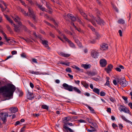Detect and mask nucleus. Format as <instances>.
Instances as JSON below:
<instances>
[{
  "mask_svg": "<svg viewBox=\"0 0 132 132\" xmlns=\"http://www.w3.org/2000/svg\"><path fill=\"white\" fill-rule=\"evenodd\" d=\"M100 63L102 67H105L107 64V61L105 59H102L100 61Z\"/></svg>",
  "mask_w": 132,
  "mask_h": 132,
  "instance_id": "f8f14e48",
  "label": "nucleus"
},
{
  "mask_svg": "<svg viewBox=\"0 0 132 132\" xmlns=\"http://www.w3.org/2000/svg\"><path fill=\"white\" fill-rule=\"evenodd\" d=\"M68 125V122H65L63 125V128L65 129V132H68V130L70 132H73V131L72 129L67 127Z\"/></svg>",
  "mask_w": 132,
  "mask_h": 132,
  "instance_id": "1a4fd4ad",
  "label": "nucleus"
},
{
  "mask_svg": "<svg viewBox=\"0 0 132 132\" xmlns=\"http://www.w3.org/2000/svg\"><path fill=\"white\" fill-rule=\"evenodd\" d=\"M112 127L114 128H115L116 127H117V125L114 123L112 124Z\"/></svg>",
  "mask_w": 132,
  "mask_h": 132,
  "instance_id": "338daca9",
  "label": "nucleus"
},
{
  "mask_svg": "<svg viewBox=\"0 0 132 132\" xmlns=\"http://www.w3.org/2000/svg\"><path fill=\"white\" fill-rule=\"evenodd\" d=\"M78 121L80 123H82V122L85 123L86 122V121L84 120H83V119H80V120H79Z\"/></svg>",
  "mask_w": 132,
  "mask_h": 132,
  "instance_id": "bf43d9fd",
  "label": "nucleus"
},
{
  "mask_svg": "<svg viewBox=\"0 0 132 132\" xmlns=\"http://www.w3.org/2000/svg\"><path fill=\"white\" fill-rule=\"evenodd\" d=\"M113 67V66L112 64H109L107 68L105 69V70L107 73H109L112 70Z\"/></svg>",
  "mask_w": 132,
  "mask_h": 132,
  "instance_id": "ddd939ff",
  "label": "nucleus"
},
{
  "mask_svg": "<svg viewBox=\"0 0 132 132\" xmlns=\"http://www.w3.org/2000/svg\"><path fill=\"white\" fill-rule=\"evenodd\" d=\"M95 34L96 35L97 39L100 38L101 37V35L99 34V33L97 31H95Z\"/></svg>",
  "mask_w": 132,
  "mask_h": 132,
  "instance_id": "c9c22d12",
  "label": "nucleus"
},
{
  "mask_svg": "<svg viewBox=\"0 0 132 132\" xmlns=\"http://www.w3.org/2000/svg\"><path fill=\"white\" fill-rule=\"evenodd\" d=\"M46 7H47V8L49 10H52L51 8L50 7V4L49 3H47L46 2Z\"/></svg>",
  "mask_w": 132,
  "mask_h": 132,
  "instance_id": "c03bdc74",
  "label": "nucleus"
},
{
  "mask_svg": "<svg viewBox=\"0 0 132 132\" xmlns=\"http://www.w3.org/2000/svg\"><path fill=\"white\" fill-rule=\"evenodd\" d=\"M32 17V18L33 19V20L34 21L36 22H37L38 20V19L37 18H36V16L35 15V14H34L32 16H31Z\"/></svg>",
  "mask_w": 132,
  "mask_h": 132,
  "instance_id": "e433bc0d",
  "label": "nucleus"
},
{
  "mask_svg": "<svg viewBox=\"0 0 132 132\" xmlns=\"http://www.w3.org/2000/svg\"><path fill=\"white\" fill-rule=\"evenodd\" d=\"M27 22L29 24V25L31 26L32 27L34 28V29H36V28L35 26L33 24L30 22V21L29 20H27Z\"/></svg>",
  "mask_w": 132,
  "mask_h": 132,
  "instance_id": "473e14b6",
  "label": "nucleus"
},
{
  "mask_svg": "<svg viewBox=\"0 0 132 132\" xmlns=\"http://www.w3.org/2000/svg\"><path fill=\"white\" fill-rule=\"evenodd\" d=\"M117 82L119 83L122 87H124L127 85V81L125 78H117Z\"/></svg>",
  "mask_w": 132,
  "mask_h": 132,
  "instance_id": "7ed1b4c3",
  "label": "nucleus"
},
{
  "mask_svg": "<svg viewBox=\"0 0 132 132\" xmlns=\"http://www.w3.org/2000/svg\"><path fill=\"white\" fill-rule=\"evenodd\" d=\"M118 109L120 112H123L125 113H129L130 112L128 109L122 105H120Z\"/></svg>",
  "mask_w": 132,
  "mask_h": 132,
  "instance_id": "39448f33",
  "label": "nucleus"
},
{
  "mask_svg": "<svg viewBox=\"0 0 132 132\" xmlns=\"http://www.w3.org/2000/svg\"><path fill=\"white\" fill-rule=\"evenodd\" d=\"M37 6L42 11H45L46 12H47V11H45V8L43 7L42 5H40L39 4H38Z\"/></svg>",
  "mask_w": 132,
  "mask_h": 132,
  "instance_id": "c756f323",
  "label": "nucleus"
},
{
  "mask_svg": "<svg viewBox=\"0 0 132 132\" xmlns=\"http://www.w3.org/2000/svg\"><path fill=\"white\" fill-rule=\"evenodd\" d=\"M115 69L117 71H119V72H120L121 71V69L120 68L118 67H117L115 68Z\"/></svg>",
  "mask_w": 132,
  "mask_h": 132,
  "instance_id": "13d9d810",
  "label": "nucleus"
},
{
  "mask_svg": "<svg viewBox=\"0 0 132 132\" xmlns=\"http://www.w3.org/2000/svg\"><path fill=\"white\" fill-rule=\"evenodd\" d=\"M3 36H4V38L5 39L7 42H8L10 40V39L7 38L6 35L5 33H4L3 34Z\"/></svg>",
  "mask_w": 132,
  "mask_h": 132,
  "instance_id": "ea45409f",
  "label": "nucleus"
},
{
  "mask_svg": "<svg viewBox=\"0 0 132 132\" xmlns=\"http://www.w3.org/2000/svg\"><path fill=\"white\" fill-rule=\"evenodd\" d=\"M12 18L15 22L17 23L18 25L19 22H21L20 21V18L18 16H15V17L12 16Z\"/></svg>",
  "mask_w": 132,
  "mask_h": 132,
  "instance_id": "a211bd4d",
  "label": "nucleus"
},
{
  "mask_svg": "<svg viewBox=\"0 0 132 132\" xmlns=\"http://www.w3.org/2000/svg\"><path fill=\"white\" fill-rule=\"evenodd\" d=\"M11 53L12 55H14L16 54L17 52L15 51H12Z\"/></svg>",
  "mask_w": 132,
  "mask_h": 132,
  "instance_id": "0e129e2a",
  "label": "nucleus"
},
{
  "mask_svg": "<svg viewBox=\"0 0 132 132\" xmlns=\"http://www.w3.org/2000/svg\"><path fill=\"white\" fill-rule=\"evenodd\" d=\"M74 81L75 83L78 85H79L80 82V81L79 80H77V81L75 80Z\"/></svg>",
  "mask_w": 132,
  "mask_h": 132,
  "instance_id": "774afa93",
  "label": "nucleus"
},
{
  "mask_svg": "<svg viewBox=\"0 0 132 132\" xmlns=\"http://www.w3.org/2000/svg\"><path fill=\"white\" fill-rule=\"evenodd\" d=\"M61 36H62L63 38L65 39V40L69 44V46L73 48H75V46L74 44L70 40L67 38L64 35L62 34L61 35Z\"/></svg>",
  "mask_w": 132,
  "mask_h": 132,
  "instance_id": "0eeeda50",
  "label": "nucleus"
},
{
  "mask_svg": "<svg viewBox=\"0 0 132 132\" xmlns=\"http://www.w3.org/2000/svg\"><path fill=\"white\" fill-rule=\"evenodd\" d=\"M11 25L14 27V30L16 32L19 33L20 31L21 26L16 25L13 22L11 23Z\"/></svg>",
  "mask_w": 132,
  "mask_h": 132,
  "instance_id": "6e6552de",
  "label": "nucleus"
},
{
  "mask_svg": "<svg viewBox=\"0 0 132 132\" xmlns=\"http://www.w3.org/2000/svg\"><path fill=\"white\" fill-rule=\"evenodd\" d=\"M67 16L68 18L71 19L72 21H74L76 20V18L71 14H68Z\"/></svg>",
  "mask_w": 132,
  "mask_h": 132,
  "instance_id": "f3484780",
  "label": "nucleus"
},
{
  "mask_svg": "<svg viewBox=\"0 0 132 132\" xmlns=\"http://www.w3.org/2000/svg\"><path fill=\"white\" fill-rule=\"evenodd\" d=\"M29 72L32 74L38 75H48V74L46 73H43L42 72L39 71H32L30 70L29 71Z\"/></svg>",
  "mask_w": 132,
  "mask_h": 132,
  "instance_id": "4468645a",
  "label": "nucleus"
},
{
  "mask_svg": "<svg viewBox=\"0 0 132 132\" xmlns=\"http://www.w3.org/2000/svg\"><path fill=\"white\" fill-rule=\"evenodd\" d=\"M82 67H83L85 69H89L91 67V65L90 64H82L81 65Z\"/></svg>",
  "mask_w": 132,
  "mask_h": 132,
  "instance_id": "5701e85b",
  "label": "nucleus"
},
{
  "mask_svg": "<svg viewBox=\"0 0 132 132\" xmlns=\"http://www.w3.org/2000/svg\"><path fill=\"white\" fill-rule=\"evenodd\" d=\"M21 57H24V58H26V54L24 53H22L21 54Z\"/></svg>",
  "mask_w": 132,
  "mask_h": 132,
  "instance_id": "3c124183",
  "label": "nucleus"
},
{
  "mask_svg": "<svg viewBox=\"0 0 132 132\" xmlns=\"http://www.w3.org/2000/svg\"><path fill=\"white\" fill-rule=\"evenodd\" d=\"M100 48L101 50H107L108 48V45L105 43H103L101 45Z\"/></svg>",
  "mask_w": 132,
  "mask_h": 132,
  "instance_id": "dca6fc26",
  "label": "nucleus"
},
{
  "mask_svg": "<svg viewBox=\"0 0 132 132\" xmlns=\"http://www.w3.org/2000/svg\"><path fill=\"white\" fill-rule=\"evenodd\" d=\"M42 44L47 49L49 48L48 45V42L47 40H42Z\"/></svg>",
  "mask_w": 132,
  "mask_h": 132,
  "instance_id": "6ab92c4d",
  "label": "nucleus"
},
{
  "mask_svg": "<svg viewBox=\"0 0 132 132\" xmlns=\"http://www.w3.org/2000/svg\"><path fill=\"white\" fill-rule=\"evenodd\" d=\"M4 15L5 17L6 18L7 20H8L11 24L12 23V22H13V21L8 17L7 15L5 14H4Z\"/></svg>",
  "mask_w": 132,
  "mask_h": 132,
  "instance_id": "72a5a7b5",
  "label": "nucleus"
},
{
  "mask_svg": "<svg viewBox=\"0 0 132 132\" xmlns=\"http://www.w3.org/2000/svg\"><path fill=\"white\" fill-rule=\"evenodd\" d=\"M65 71L66 72H69L71 73L72 72L71 69L70 68H67L65 69Z\"/></svg>",
  "mask_w": 132,
  "mask_h": 132,
  "instance_id": "79ce46f5",
  "label": "nucleus"
},
{
  "mask_svg": "<svg viewBox=\"0 0 132 132\" xmlns=\"http://www.w3.org/2000/svg\"><path fill=\"white\" fill-rule=\"evenodd\" d=\"M16 88L13 84H9L7 86H4L0 88V94L3 93L6 97H9L13 95Z\"/></svg>",
  "mask_w": 132,
  "mask_h": 132,
  "instance_id": "f257e3e1",
  "label": "nucleus"
},
{
  "mask_svg": "<svg viewBox=\"0 0 132 132\" xmlns=\"http://www.w3.org/2000/svg\"><path fill=\"white\" fill-rule=\"evenodd\" d=\"M93 91L95 93L97 94L98 95H99L100 94V90L99 89L97 88H94Z\"/></svg>",
  "mask_w": 132,
  "mask_h": 132,
  "instance_id": "2f4dec72",
  "label": "nucleus"
},
{
  "mask_svg": "<svg viewBox=\"0 0 132 132\" xmlns=\"http://www.w3.org/2000/svg\"><path fill=\"white\" fill-rule=\"evenodd\" d=\"M91 55L94 58H97L98 55V53L97 51L93 50L91 52Z\"/></svg>",
  "mask_w": 132,
  "mask_h": 132,
  "instance_id": "9d476101",
  "label": "nucleus"
},
{
  "mask_svg": "<svg viewBox=\"0 0 132 132\" xmlns=\"http://www.w3.org/2000/svg\"><path fill=\"white\" fill-rule=\"evenodd\" d=\"M60 54V56L65 57H68L71 55L70 54L65 53L63 52H61Z\"/></svg>",
  "mask_w": 132,
  "mask_h": 132,
  "instance_id": "a878e982",
  "label": "nucleus"
},
{
  "mask_svg": "<svg viewBox=\"0 0 132 132\" xmlns=\"http://www.w3.org/2000/svg\"><path fill=\"white\" fill-rule=\"evenodd\" d=\"M24 40L26 41L27 42H32V41L29 38H27L25 39H24Z\"/></svg>",
  "mask_w": 132,
  "mask_h": 132,
  "instance_id": "8fccbe9b",
  "label": "nucleus"
},
{
  "mask_svg": "<svg viewBox=\"0 0 132 132\" xmlns=\"http://www.w3.org/2000/svg\"><path fill=\"white\" fill-rule=\"evenodd\" d=\"M6 28L9 31L11 32L12 31L10 27L8 25H6Z\"/></svg>",
  "mask_w": 132,
  "mask_h": 132,
  "instance_id": "09e8293b",
  "label": "nucleus"
},
{
  "mask_svg": "<svg viewBox=\"0 0 132 132\" xmlns=\"http://www.w3.org/2000/svg\"><path fill=\"white\" fill-rule=\"evenodd\" d=\"M20 1L23 5L24 6H26L25 3L24 1H23L22 0H20Z\"/></svg>",
  "mask_w": 132,
  "mask_h": 132,
  "instance_id": "4d7b16f0",
  "label": "nucleus"
},
{
  "mask_svg": "<svg viewBox=\"0 0 132 132\" xmlns=\"http://www.w3.org/2000/svg\"><path fill=\"white\" fill-rule=\"evenodd\" d=\"M75 42L77 44H80L79 40L77 39H76L75 40Z\"/></svg>",
  "mask_w": 132,
  "mask_h": 132,
  "instance_id": "052dcab7",
  "label": "nucleus"
},
{
  "mask_svg": "<svg viewBox=\"0 0 132 132\" xmlns=\"http://www.w3.org/2000/svg\"><path fill=\"white\" fill-rule=\"evenodd\" d=\"M109 100L111 102L113 103L115 102L116 101L114 98L112 97L110 98Z\"/></svg>",
  "mask_w": 132,
  "mask_h": 132,
  "instance_id": "49530a36",
  "label": "nucleus"
},
{
  "mask_svg": "<svg viewBox=\"0 0 132 132\" xmlns=\"http://www.w3.org/2000/svg\"><path fill=\"white\" fill-rule=\"evenodd\" d=\"M87 75L90 76H92L97 75V73L94 72H92L90 71H88L87 72Z\"/></svg>",
  "mask_w": 132,
  "mask_h": 132,
  "instance_id": "4be33fe9",
  "label": "nucleus"
},
{
  "mask_svg": "<svg viewBox=\"0 0 132 132\" xmlns=\"http://www.w3.org/2000/svg\"><path fill=\"white\" fill-rule=\"evenodd\" d=\"M62 86L65 89L70 92L74 91L79 94H80L81 93V91L76 87L69 85L65 83L63 84Z\"/></svg>",
  "mask_w": 132,
  "mask_h": 132,
  "instance_id": "f03ea898",
  "label": "nucleus"
},
{
  "mask_svg": "<svg viewBox=\"0 0 132 132\" xmlns=\"http://www.w3.org/2000/svg\"><path fill=\"white\" fill-rule=\"evenodd\" d=\"M107 112H109L110 113H111V110L110 108H107Z\"/></svg>",
  "mask_w": 132,
  "mask_h": 132,
  "instance_id": "6e6d98bb",
  "label": "nucleus"
},
{
  "mask_svg": "<svg viewBox=\"0 0 132 132\" xmlns=\"http://www.w3.org/2000/svg\"><path fill=\"white\" fill-rule=\"evenodd\" d=\"M27 97L28 99L30 100H32L33 98V96L32 93L28 92L27 95Z\"/></svg>",
  "mask_w": 132,
  "mask_h": 132,
  "instance_id": "412c9836",
  "label": "nucleus"
},
{
  "mask_svg": "<svg viewBox=\"0 0 132 132\" xmlns=\"http://www.w3.org/2000/svg\"><path fill=\"white\" fill-rule=\"evenodd\" d=\"M118 22L119 24H122L125 23V21L122 19H120L118 20Z\"/></svg>",
  "mask_w": 132,
  "mask_h": 132,
  "instance_id": "f704fd0d",
  "label": "nucleus"
},
{
  "mask_svg": "<svg viewBox=\"0 0 132 132\" xmlns=\"http://www.w3.org/2000/svg\"><path fill=\"white\" fill-rule=\"evenodd\" d=\"M80 14L82 15V16L84 17L85 19L86 20L90 21V19H89L88 16L82 10H81L80 11Z\"/></svg>",
  "mask_w": 132,
  "mask_h": 132,
  "instance_id": "9b49d317",
  "label": "nucleus"
},
{
  "mask_svg": "<svg viewBox=\"0 0 132 132\" xmlns=\"http://www.w3.org/2000/svg\"><path fill=\"white\" fill-rule=\"evenodd\" d=\"M32 61L33 62L36 63H37V60L35 58H33L32 59Z\"/></svg>",
  "mask_w": 132,
  "mask_h": 132,
  "instance_id": "de8ad7c7",
  "label": "nucleus"
},
{
  "mask_svg": "<svg viewBox=\"0 0 132 132\" xmlns=\"http://www.w3.org/2000/svg\"><path fill=\"white\" fill-rule=\"evenodd\" d=\"M28 9L29 13V16H31L35 14L34 13L32 9L31 8L29 7H28Z\"/></svg>",
  "mask_w": 132,
  "mask_h": 132,
  "instance_id": "aec40b11",
  "label": "nucleus"
},
{
  "mask_svg": "<svg viewBox=\"0 0 132 132\" xmlns=\"http://www.w3.org/2000/svg\"><path fill=\"white\" fill-rule=\"evenodd\" d=\"M106 82L105 84V85H107L108 87H109L110 86L109 81V80L110 79V78L109 77H106Z\"/></svg>",
  "mask_w": 132,
  "mask_h": 132,
  "instance_id": "7c9ffc66",
  "label": "nucleus"
},
{
  "mask_svg": "<svg viewBox=\"0 0 132 132\" xmlns=\"http://www.w3.org/2000/svg\"><path fill=\"white\" fill-rule=\"evenodd\" d=\"M88 108L92 112L94 113V109H93L91 107L89 106L88 105L87 106Z\"/></svg>",
  "mask_w": 132,
  "mask_h": 132,
  "instance_id": "a19ab883",
  "label": "nucleus"
},
{
  "mask_svg": "<svg viewBox=\"0 0 132 132\" xmlns=\"http://www.w3.org/2000/svg\"><path fill=\"white\" fill-rule=\"evenodd\" d=\"M121 117L124 121L128 122L132 125V122L129 120H127L125 117L123 116H121Z\"/></svg>",
  "mask_w": 132,
  "mask_h": 132,
  "instance_id": "393cba45",
  "label": "nucleus"
},
{
  "mask_svg": "<svg viewBox=\"0 0 132 132\" xmlns=\"http://www.w3.org/2000/svg\"><path fill=\"white\" fill-rule=\"evenodd\" d=\"M19 25L21 26V28L26 32H28L29 30L27 27L25 25L22 24L21 22H19Z\"/></svg>",
  "mask_w": 132,
  "mask_h": 132,
  "instance_id": "2eb2a0df",
  "label": "nucleus"
},
{
  "mask_svg": "<svg viewBox=\"0 0 132 132\" xmlns=\"http://www.w3.org/2000/svg\"><path fill=\"white\" fill-rule=\"evenodd\" d=\"M8 114L7 113H0V120L1 119L4 123L7 121L6 118L8 117Z\"/></svg>",
  "mask_w": 132,
  "mask_h": 132,
  "instance_id": "20e7f679",
  "label": "nucleus"
},
{
  "mask_svg": "<svg viewBox=\"0 0 132 132\" xmlns=\"http://www.w3.org/2000/svg\"><path fill=\"white\" fill-rule=\"evenodd\" d=\"M100 94L101 96H104L105 95V93L102 91Z\"/></svg>",
  "mask_w": 132,
  "mask_h": 132,
  "instance_id": "a18cd8bd",
  "label": "nucleus"
},
{
  "mask_svg": "<svg viewBox=\"0 0 132 132\" xmlns=\"http://www.w3.org/2000/svg\"><path fill=\"white\" fill-rule=\"evenodd\" d=\"M50 35L53 38H54L55 37V36L54 35L52 34L51 32H50L49 33Z\"/></svg>",
  "mask_w": 132,
  "mask_h": 132,
  "instance_id": "864d4df0",
  "label": "nucleus"
},
{
  "mask_svg": "<svg viewBox=\"0 0 132 132\" xmlns=\"http://www.w3.org/2000/svg\"><path fill=\"white\" fill-rule=\"evenodd\" d=\"M10 110L12 113H15L18 111V109L17 108L12 107L10 108Z\"/></svg>",
  "mask_w": 132,
  "mask_h": 132,
  "instance_id": "b1692460",
  "label": "nucleus"
},
{
  "mask_svg": "<svg viewBox=\"0 0 132 132\" xmlns=\"http://www.w3.org/2000/svg\"><path fill=\"white\" fill-rule=\"evenodd\" d=\"M81 83L85 88H87L89 86L85 81H82L81 82Z\"/></svg>",
  "mask_w": 132,
  "mask_h": 132,
  "instance_id": "c85d7f7f",
  "label": "nucleus"
},
{
  "mask_svg": "<svg viewBox=\"0 0 132 132\" xmlns=\"http://www.w3.org/2000/svg\"><path fill=\"white\" fill-rule=\"evenodd\" d=\"M89 16L90 17H92L91 18L92 20H95L98 24L100 25H104V22L103 20L101 19L100 17H98L97 20L95 19L94 16L92 15H91V16L90 15H89Z\"/></svg>",
  "mask_w": 132,
  "mask_h": 132,
  "instance_id": "423d86ee",
  "label": "nucleus"
},
{
  "mask_svg": "<svg viewBox=\"0 0 132 132\" xmlns=\"http://www.w3.org/2000/svg\"><path fill=\"white\" fill-rule=\"evenodd\" d=\"M88 42L89 43L94 44L95 43V40H89L88 41Z\"/></svg>",
  "mask_w": 132,
  "mask_h": 132,
  "instance_id": "5fc2aeb1",
  "label": "nucleus"
},
{
  "mask_svg": "<svg viewBox=\"0 0 132 132\" xmlns=\"http://www.w3.org/2000/svg\"><path fill=\"white\" fill-rule=\"evenodd\" d=\"M68 75L70 77V78H71V79H73V76L72 75H70V74H68Z\"/></svg>",
  "mask_w": 132,
  "mask_h": 132,
  "instance_id": "e2e57ef3",
  "label": "nucleus"
},
{
  "mask_svg": "<svg viewBox=\"0 0 132 132\" xmlns=\"http://www.w3.org/2000/svg\"><path fill=\"white\" fill-rule=\"evenodd\" d=\"M25 128L26 127L25 126H23L21 129L20 132H24L25 131Z\"/></svg>",
  "mask_w": 132,
  "mask_h": 132,
  "instance_id": "603ef678",
  "label": "nucleus"
},
{
  "mask_svg": "<svg viewBox=\"0 0 132 132\" xmlns=\"http://www.w3.org/2000/svg\"><path fill=\"white\" fill-rule=\"evenodd\" d=\"M87 131L88 132H92L93 131H95V129L94 128H92V129H88Z\"/></svg>",
  "mask_w": 132,
  "mask_h": 132,
  "instance_id": "37998d69",
  "label": "nucleus"
},
{
  "mask_svg": "<svg viewBox=\"0 0 132 132\" xmlns=\"http://www.w3.org/2000/svg\"><path fill=\"white\" fill-rule=\"evenodd\" d=\"M119 35L120 36H122V32L121 30H119Z\"/></svg>",
  "mask_w": 132,
  "mask_h": 132,
  "instance_id": "69168bd1",
  "label": "nucleus"
},
{
  "mask_svg": "<svg viewBox=\"0 0 132 132\" xmlns=\"http://www.w3.org/2000/svg\"><path fill=\"white\" fill-rule=\"evenodd\" d=\"M76 30H77L79 32H81V29L79 28H77L76 27V28H75Z\"/></svg>",
  "mask_w": 132,
  "mask_h": 132,
  "instance_id": "680f3d73",
  "label": "nucleus"
},
{
  "mask_svg": "<svg viewBox=\"0 0 132 132\" xmlns=\"http://www.w3.org/2000/svg\"><path fill=\"white\" fill-rule=\"evenodd\" d=\"M77 21L78 22L79 24L83 26L84 25V22H82L81 20V19L79 17H77Z\"/></svg>",
  "mask_w": 132,
  "mask_h": 132,
  "instance_id": "cd10ccee",
  "label": "nucleus"
},
{
  "mask_svg": "<svg viewBox=\"0 0 132 132\" xmlns=\"http://www.w3.org/2000/svg\"><path fill=\"white\" fill-rule=\"evenodd\" d=\"M71 67L73 69H75L77 70L78 71H80L81 70L80 69V68L76 66L75 65H73Z\"/></svg>",
  "mask_w": 132,
  "mask_h": 132,
  "instance_id": "4c0bfd02",
  "label": "nucleus"
},
{
  "mask_svg": "<svg viewBox=\"0 0 132 132\" xmlns=\"http://www.w3.org/2000/svg\"><path fill=\"white\" fill-rule=\"evenodd\" d=\"M42 108L44 109L48 110V106L46 105H43L42 106Z\"/></svg>",
  "mask_w": 132,
  "mask_h": 132,
  "instance_id": "58836bf2",
  "label": "nucleus"
},
{
  "mask_svg": "<svg viewBox=\"0 0 132 132\" xmlns=\"http://www.w3.org/2000/svg\"><path fill=\"white\" fill-rule=\"evenodd\" d=\"M19 10L25 16H27L28 15V13H26V11L22 8H20Z\"/></svg>",
  "mask_w": 132,
  "mask_h": 132,
  "instance_id": "bb28decb",
  "label": "nucleus"
}]
</instances>
